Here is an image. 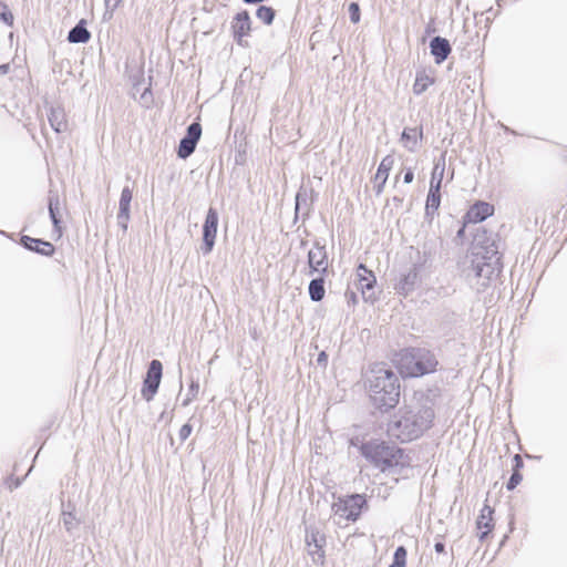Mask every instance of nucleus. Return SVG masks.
<instances>
[{
    "label": "nucleus",
    "instance_id": "obj_28",
    "mask_svg": "<svg viewBox=\"0 0 567 567\" xmlns=\"http://www.w3.org/2000/svg\"><path fill=\"white\" fill-rule=\"evenodd\" d=\"M393 164H394L393 156L386 155L385 157H383V159L381 161V163H380V165L378 167V171H377V174L374 176V179L375 181L382 179L383 183H386V179L389 177V173L392 169Z\"/></svg>",
    "mask_w": 567,
    "mask_h": 567
},
{
    "label": "nucleus",
    "instance_id": "obj_5",
    "mask_svg": "<svg viewBox=\"0 0 567 567\" xmlns=\"http://www.w3.org/2000/svg\"><path fill=\"white\" fill-rule=\"evenodd\" d=\"M360 452L374 466L385 471L386 468L403 465V451L383 441H369L360 446Z\"/></svg>",
    "mask_w": 567,
    "mask_h": 567
},
{
    "label": "nucleus",
    "instance_id": "obj_19",
    "mask_svg": "<svg viewBox=\"0 0 567 567\" xmlns=\"http://www.w3.org/2000/svg\"><path fill=\"white\" fill-rule=\"evenodd\" d=\"M493 508L488 505H484V507L481 511V514L476 520V527L481 530V533L477 534V537L481 542H483L487 535L492 532L494 524H493Z\"/></svg>",
    "mask_w": 567,
    "mask_h": 567
},
{
    "label": "nucleus",
    "instance_id": "obj_2",
    "mask_svg": "<svg viewBox=\"0 0 567 567\" xmlns=\"http://www.w3.org/2000/svg\"><path fill=\"white\" fill-rule=\"evenodd\" d=\"M434 416L432 405H422L416 410L400 409L388 423V434L401 442H411L432 426Z\"/></svg>",
    "mask_w": 567,
    "mask_h": 567
},
{
    "label": "nucleus",
    "instance_id": "obj_21",
    "mask_svg": "<svg viewBox=\"0 0 567 567\" xmlns=\"http://www.w3.org/2000/svg\"><path fill=\"white\" fill-rule=\"evenodd\" d=\"M48 208L50 219L53 224L54 230L61 236V214H60V198L59 195L52 190L49 192Z\"/></svg>",
    "mask_w": 567,
    "mask_h": 567
},
{
    "label": "nucleus",
    "instance_id": "obj_4",
    "mask_svg": "<svg viewBox=\"0 0 567 567\" xmlns=\"http://www.w3.org/2000/svg\"><path fill=\"white\" fill-rule=\"evenodd\" d=\"M400 364L406 375L417 378L436 371L439 361L429 349L410 347L401 350Z\"/></svg>",
    "mask_w": 567,
    "mask_h": 567
},
{
    "label": "nucleus",
    "instance_id": "obj_36",
    "mask_svg": "<svg viewBox=\"0 0 567 567\" xmlns=\"http://www.w3.org/2000/svg\"><path fill=\"white\" fill-rule=\"evenodd\" d=\"M23 480L24 477H16L14 475H10L4 480V485L10 491H12L14 488H18L22 484Z\"/></svg>",
    "mask_w": 567,
    "mask_h": 567
},
{
    "label": "nucleus",
    "instance_id": "obj_13",
    "mask_svg": "<svg viewBox=\"0 0 567 567\" xmlns=\"http://www.w3.org/2000/svg\"><path fill=\"white\" fill-rule=\"evenodd\" d=\"M359 288L361 289L364 299H370L374 292V286L377 282L374 274L369 270L365 265L360 264L357 268Z\"/></svg>",
    "mask_w": 567,
    "mask_h": 567
},
{
    "label": "nucleus",
    "instance_id": "obj_42",
    "mask_svg": "<svg viewBox=\"0 0 567 567\" xmlns=\"http://www.w3.org/2000/svg\"><path fill=\"white\" fill-rule=\"evenodd\" d=\"M317 363H318V365H320V367H326V365H327V363H328V354H327L324 351H321V352L318 354Z\"/></svg>",
    "mask_w": 567,
    "mask_h": 567
},
{
    "label": "nucleus",
    "instance_id": "obj_20",
    "mask_svg": "<svg viewBox=\"0 0 567 567\" xmlns=\"http://www.w3.org/2000/svg\"><path fill=\"white\" fill-rule=\"evenodd\" d=\"M423 140V127H405L401 134V142L409 152H415Z\"/></svg>",
    "mask_w": 567,
    "mask_h": 567
},
{
    "label": "nucleus",
    "instance_id": "obj_10",
    "mask_svg": "<svg viewBox=\"0 0 567 567\" xmlns=\"http://www.w3.org/2000/svg\"><path fill=\"white\" fill-rule=\"evenodd\" d=\"M202 136V125L198 122H193L186 128L185 136L179 141L177 155L182 159L189 157L197 146Z\"/></svg>",
    "mask_w": 567,
    "mask_h": 567
},
{
    "label": "nucleus",
    "instance_id": "obj_40",
    "mask_svg": "<svg viewBox=\"0 0 567 567\" xmlns=\"http://www.w3.org/2000/svg\"><path fill=\"white\" fill-rule=\"evenodd\" d=\"M130 220V213L126 212V215L122 216L121 212L117 213V224L125 231L127 229V223Z\"/></svg>",
    "mask_w": 567,
    "mask_h": 567
},
{
    "label": "nucleus",
    "instance_id": "obj_8",
    "mask_svg": "<svg viewBox=\"0 0 567 567\" xmlns=\"http://www.w3.org/2000/svg\"><path fill=\"white\" fill-rule=\"evenodd\" d=\"M309 275L318 272L326 276L328 274V252L324 244L316 241L313 248L308 251Z\"/></svg>",
    "mask_w": 567,
    "mask_h": 567
},
{
    "label": "nucleus",
    "instance_id": "obj_18",
    "mask_svg": "<svg viewBox=\"0 0 567 567\" xmlns=\"http://www.w3.org/2000/svg\"><path fill=\"white\" fill-rule=\"evenodd\" d=\"M494 213V206L486 202H476L465 215L470 223H482Z\"/></svg>",
    "mask_w": 567,
    "mask_h": 567
},
{
    "label": "nucleus",
    "instance_id": "obj_33",
    "mask_svg": "<svg viewBox=\"0 0 567 567\" xmlns=\"http://www.w3.org/2000/svg\"><path fill=\"white\" fill-rule=\"evenodd\" d=\"M406 556H408L406 548L404 546H399L394 551L393 561H395V564L398 566L405 567L406 566Z\"/></svg>",
    "mask_w": 567,
    "mask_h": 567
},
{
    "label": "nucleus",
    "instance_id": "obj_46",
    "mask_svg": "<svg viewBox=\"0 0 567 567\" xmlns=\"http://www.w3.org/2000/svg\"><path fill=\"white\" fill-rule=\"evenodd\" d=\"M377 182H378V184L374 186V189H375V194L380 195L383 192L385 183H383L382 179H379Z\"/></svg>",
    "mask_w": 567,
    "mask_h": 567
},
{
    "label": "nucleus",
    "instance_id": "obj_29",
    "mask_svg": "<svg viewBox=\"0 0 567 567\" xmlns=\"http://www.w3.org/2000/svg\"><path fill=\"white\" fill-rule=\"evenodd\" d=\"M132 198H133V190L128 186H125L122 189L120 203H118V212H121L122 216L126 215V212H128V213L131 212Z\"/></svg>",
    "mask_w": 567,
    "mask_h": 567
},
{
    "label": "nucleus",
    "instance_id": "obj_43",
    "mask_svg": "<svg viewBox=\"0 0 567 567\" xmlns=\"http://www.w3.org/2000/svg\"><path fill=\"white\" fill-rule=\"evenodd\" d=\"M152 100V93H151V89L150 87H146L143 93L141 94V101H143L145 104L151 102Z\"/></svg>",
    "mask_w": 567,
    "mask_h": 567
},
{
    "label": "nucleus",
    "instance_id": "obj_30",
    "mask_svg": "<svg viewBox=\"0 0 567 567\" xmlns=\"http://www.w3.org/2000/svg\"><path fill=\"white\" fill-rule=\"evenodd\" d=\"M305 208V215H308L309 212V205H308V193L303 187H300V189L296 194L295 198V210L296 216H298L299 212Z\"/></svg>",
    "mask_w": 567,
    "mask_h": 567
},
{
    "label": "nucleus",
    "instance_id": "obj_39",
    "mask_svg": "<svg viewBox=\"0 0 567 567\" xmlns=\"http://www.w3.org/2000/svg\"><path fill=\"white\" fill-rule=\"evenodd\" d=\"M192 430H193V427L190 424H188V423L184 424L178 432L179 440L182 442L186 441L189 437Z\"/></svg>",
    "mask_w": 567,
    "mask_h": 567
},
{
    "label": "nucleus",
    "instance_id": "obj_11",
    "mask_svg": "<svg viewBox=\"0 0 567 567\" xmlns=\"http://www.w3.org/2000/svg\"><path fill=\"white\" fill-rule=\"evenodd\" d=\"M305 540L308 548V554L312 557L313 563L323 564V547L326 545V536L315 527H307Z\"/></svg>",
    "mask_w": 567,
    "mask_h": 567
},
{
    "label": "nucleus",
    "instance_id": "obj_27",
    "mask_svg": "<svg viewBox=\"0 0 567 567\" xmlns=\"http://www.w3.org/2000/svg\"><path fill=\"white\" fill-rule=\"evenodd\" d=\"M433 84V79L430 78L425 71H419L416 72L415 81L413 84V93L415 95H421L424 93L427 87Z\"/></svg>",
    "mask_w": 567,
    "mask_h": 567
},
{
    "label": "nucleus",
    "instance_id": "obj_34",
    "mask_svg": "<svg viewBox=\"0 0 567 567\" xmlns=\"http://www.w3.org/2000/svg\"><path fill=\"white\" fill-rule=\"evenodd\" d=\"M350 21L358 23L361 19L360 6L357 2H351L348 7Z\"/></svg>",
    "mask_w": 567,
    "mask_h": 567
},
{
    "label": "nucleus",
    "instance_id": "obj_14",
    "mask_svg": "<svg viewBox=\"0 0 567 567\" xmlns=\"http://www.w3.org/2000/svg\"><path fill=\"white\" fill-rule=\"evenodd\" d=\"M20 244L25 249L45 257L52 256L55 250L54 246L50 241L32 238L25 235L20 238Z\"/></svg>",
    "mask_w": 567,
    "mask_h": 567
},
{
    "label": "nucleus",
    "instance_id": "obj_3",
    "mask_svg": "<svg viewBox=\"0 0 567 567\" xmlns=\"http://www.w3.org/2000/svg\"><path fill=\"white\" fill-rule=\"evenodd\" d=\"M368 388L373 405L389 410L399 403L400 380L392 369L375 364L368 377Z\"/></svg>",
    "mask_w": 567,
    "mask_h": 567
},
{
    "label": "nucleus",
    "instance_id": "obj_7",
    "mask_svg": "<svg viewBox=\"0 0 567 567\" xmlns=\"http://www.w3.org/2000/svg\"><path fill=\"white\" fill-rule=\"evenodd\" d=\"M163 375V364L159 360H152L148 364L146 377L143 381L142 396L150 402L157 393Z\"/></svg>",
    "mask_w": 567,
    "mask_h": 567
},
{
    "label": "nucleus",
    "instance_id": "obj_49",
    "mask_svg": "<svg viewBox=\"0 0 567 567\" xmlns=\"http://www.w3.org/2000/svg\"><path fill=\"white\" fill-rule=\"evenodd\" d=\"M393 202L396 204V205H400L402 203V198L398 197V196H394L393 197Z\"/></svg>",
    "mask_w": 567,
    "mask_h": 567
},
{
    "label": "nucleus",
    "instance_id": "obj_48",
    "mask_svg": "<svg viewBox=\"0 0 567 567\" xmlns=\"http://www.w3.org/2000/svg\"><path fill=\"white\" fill-rule=\"evenodd\" d=\"M465 233V226L463 225L456 233V237L461 238Z\"/></svg>",
    "mask_w": 567,
    "mask_h": 567
},
{
    "label": "nucleus",
    "instance_id": "obj_25",
    "mask_svg": "<svg viewBox=\"0 0 567 567\" xmlns=\"http://www.w3.org/2000/svg\"><path fill=\"white\" fill-rule=\"evenodd\" d=\"M309 297L312 301L319 302L324 298V276L313 278L308 287Z\"/></svg>",
    "mask_w": 567,
    "mask_h": 567
},
{
    "label": "nucleus",
    "instance_id": "obj_24",
    "mask_svg": "<svg viewBox=\"0 0 567 567\" xmlns=\"http://www.w3.org/2000/svg\"><path fill=\"white\" fill-rule=\"evenodd\" d=\"M48 120L50 123V126L54 130L56 133L64 132L68 127V122L65 118V113L62 107H50Z\"/></svg>",
    "mask_w": 567,
    "mask_h": 567
},
{
    "label": "nucleus",
    "instance_id": "obj_9",
    "mask_svg": "<svg viewBox=\"0 0 567 567\" xmlns=\"http://www.w3.org/2000/svg\"><path fill=\"white\" fill-rule=\"evenodd\" d=\"M218 220L219 218L217 210L213 207H209L203 225L202 251L204 255L210 254L214 248L217 235Z\"/></svg>",
    "mask_w": 567,
    "mask_h": 567
},
{
    "label": "nucleus",
    "instance_id": "obj_15",
    "mask_svg": "<svg viewBox=\"0 0 567 567\" xmlns=\"http://www.w3.org/2000/svg\"><path fill=\"white\" fill-rule=\"evenodd\" d=\"M419 280V270L417 266L413 265L406 272L401 274V277L395 285V290L402 295L408 296L411 291L414 290Z\"/></svg>",
    "mask_w": 567,
    "mask_h": 567
},
{
    "label": "nucleus",
    "instance_id": "obj_37",
    "mask_svg": "<svg viewBox=\"0 0 567 567\" xmlns=\"http://www.w3.org/2000/svg\"><path fill=\"white\" fill-rule=\"evenodd\" d=\"M523 476L520 473H512L508 482L506 483V488L508 491H513L516 486L522 482Z\"/></svg>",
    "mask_w": 567,
    "mask_h": 567
},
{
    "label": "nucleus",
    "instance_id": "obj_16",
    "mask_svg": "<svg viewBox=\"0 0 567 567\" xmlns=\"http://www.w3.org/2000/svg\"><path fill=\"white\" fill-rule=\"evenodd\" d=\"M61 522L66 533L73 536L81 525V519L75 515V505L73 503H62Z\"/></svg>",
    "mask_w": 567,
    "mask_h": 567
},
{
    "label": "nucleus",
    "instance_id": "obj_47",
    "mask_svg": "<svg viewBox=\"0 0 567 567\" xmlns=\"http://www.w3.org/2000/svg\"><path fill=\"white\" fill-rule=\"evenodd\" d=\"M9 70H10V66H9V64H8V63H4V64H1V65H0V74H1V75L7 74V73L9 72Z\"/></svg>",
    "mask_w": 567,
    "mask_h": 567
},
{
    "label": "nucleus",
    "instance_id": "obj_50",
    "mask_svg": "<svg viewBox=\"0 0 567 567\" xmlns=\"http://www.w3.org/2000/svg\"><path fill=\"white\" fill-rule=\"evenodd\" d=\"M389 567H402V566H398V565L395 564V561H392V564H391Z\"/></svg>",
    "mask_w": 567,
    "mask_h": 567
},
{
    "label": "nucleus",
    "instance_id": "obj_12",
    "mask_svg": "<svg viewBox=\"0 0 567 567\" xmlns=\"http://www.w3.org/2000/svg\"><path fill=\"white\" fill-rule=\"evenodd\" d=\"M233 34L239 45L247 47L243 38L248 35L251 30V20L248 11L238 12L231 23Z\"/></svg>",
    "mask_w": 567,
    "mask_h": 567
},
{
    "label": "nucleus",
    "instance_id": "obj_32",
    "mask_svg": "<svg viewBox=\"0 0 567 567\" xmlns=\"http://www.w3.org/2000/svg\"><path fill=\"white\" fill-rule=\"evenodd\" d=\"M0 20L4 22L7 25L13 24V14L10 11L9 7L0 0Z\"/></svg>",
    "mask_w": 567,
    "mask_h": 567
},
{
    "label": "nucleus",
    "instance_id": "obj_22",
    "mask_svg": "<svg viewBox=\"0 0 567 567\" xmlns=\"http://www.w3.org/2000/svg\"><path fill=\"white\" fill-rule=\"evenodd\" d=\"M70 43H86L91 39V32L86 28V21L80 20L68 33Z\"/></svg>",
    "mask_w": 567,
    "mask_h": 567
},
{
    "label": "nucleus",
    "instance_id": "obj_1",
    "mask_svg": "<svg viewBox=\"0 0 567 567\" xmlns=\"http://www.w3.org/2000/svg\"><path fill=\"white\" fill-rule=\"evenodd\" d=\"M457 268L472 288L478 292L485 290L502 269L496 235L486 230L476 234L471 250L458 260Z\"/></svg>",
    "mask_w": 567,
    "mask_h": 567
},
{
    "label": "nucleus",
    "instance_id": "obj_41",
    "mask_svg": "<svg viewBox=\"0 0 567 567\" xmlns=\"http://www.w3.org/2000/svg\"><path fill=\"white\" fill-rule=\"evenodd\" d=\"M123 0H104L106 9L111 10V13L122 3Z\"/></svg>",
    "mask_w": 567,
    "mask_h": 567
},
{
    "label": "nucleus",
    "instance_id": "obj_44",
    "mask_svg": "<svg viewBox=\"0 0 567 567\" xmlns=\"http://www.w3.org/2000/svg\"><path fill=\"white\" fill-rule=\"evenodd\" d=\"M413 178H414V173L411 168H408L404 173V176H403V182L405 184H410L413 182Z\"/></svg>",
    "mask_w": 567,
    "mask_h": 567
},
{
    "label": "nucleus",
    "instance_id": "obj_51",
    "mask_svg": "<svg viewBox=\"0 0 567 567\" xmlns=\"http://www.w3.org/2000/svg\"><path fill=\"white\" fill-rule=\"evenodd\" d=\"M501 2H503V0H497L498 6H501Z\"/></svg>",
    "mask_w": 567,
    "mask_h": 567
},
{
    "label": "nucleus",
    "instance_id": "obj_6",
    "mask_svg": "<svg viewBox=\"0 0 567 567\" xmlns=\"http://www.w3.org/2000/svg\"><path fill=\"white\" fill-rule=\"evenodd\" d=\"M367 501L363 495L353 494L346 499L334 503L332 508L334 514L346 518L347 520H357L361 514L362 507Z\"/></svg>",
    "mask_w": 567,
    "mask_h": 567
},
{
    "label": "nucleus",
    "instance_id": "obj_17",
    "mask_svg": "<svg viewBox=\"0 0 567 567\" xmlns=\"http://www.w3.org/2000/svg\"><path fill=\"white\" fill-rule=\"evenodd\" d=\"M452 51L451 44L447 39L436 35L430 41V52L434 58L436 64L444 62Z\"/></svg>",
    "mask_w": 567,
    "mask_h": 567
},
{
    "label": "nucleus",
    "instance_id": "obj_26",
    "mask_svg": "<svg viewBox=\"0 0 567 567\" xmlns=\"http://www.w3.org/2000/svg\"><path fill=\"white\" fill-rule=\"evenodd\" d=\"M445 172V153H443L440 159L435 163L432 172V177L430 182V187L437 185V188L441 189L442 181Z\"/></svg>",
    "mask_w": 567,
    "mask_h": 567
},
{
    "label": "nucleus",
    "instance_id": "obj_45",
    "mask_svg": "<svg viewBox=\"0 0 567 567\" xmlns=\"http://www.w3.org/2000/svg\"><path fill=\"white\" fill-rule=\"evenodd\" d=\"M434 550H435L437 554H443V553H445V544H444L442 540H437V542L434 544Z\"/></svg>",
    "mask_w": 567,
    "mask_h": 567
},
{
    "label": "nucleus",
    "instance_id": "obj_31",
    "mask_svg": "<svg viewBox=\"0 0 567 567\" xmlns=\"http://www.w3.org/2000/svg\"><path fill=\"white\" fill-rule=\"evenodd\" d=\"M275 16L276 11L271 7L260 6L256 10V17L266 25H270L274 22Z\"/></svg>",
    "mask_w": 567,
    "mask_h": 567
},
{
    "label": "nucleus",
    "instance_id": "obj_38",
    "mask_svg": "<svg viewBox=\"0 0 567 567\" xmlns=\"http://www.w3.org/2000/svg\"><path fill=\"white\" fill-rule=\"evenodd\" d=\"M524 467V461L520 454H515L513 456V473H520V470Z\"/></svg>",
    "mask_w": 567,
    "mask_h": 567
},
{
    "label": "nucleus",
    "instance_id": "obj_35",
    "mask_svg": "<svg viewBox=\"0 0 567 567\" xmlns=\"http://www.w3.org/2000/svg\"><path fill=\"white\" fill-rule=\"evenodd\" d=\"M198 390H199L198 383L192 382L189 390H188V394H187L186 399H184V401L182 402V405L187 406L190 403V401L197 395Z\"/></svg>",
    "mask_w": 567,
    "mask_h": 567
},
{
    "label": "nucleus",
    "instance_id": "obj_23",
    "mask_svg": "<svg viewBox=\"0 0 567 567\" xmlns=\"http://www.w3.org/2000/svg\"><path fill=\"white\" fill-rule=\"evenodd\" d=\"M441 204V189L437 188V185L430 187L429 194L426 197L425 203V216L430 218V220L433 219V217L436 215Z\"/></svg>",
    "mask_w": 567,
    "mask_h": 567
}]
</instances>
